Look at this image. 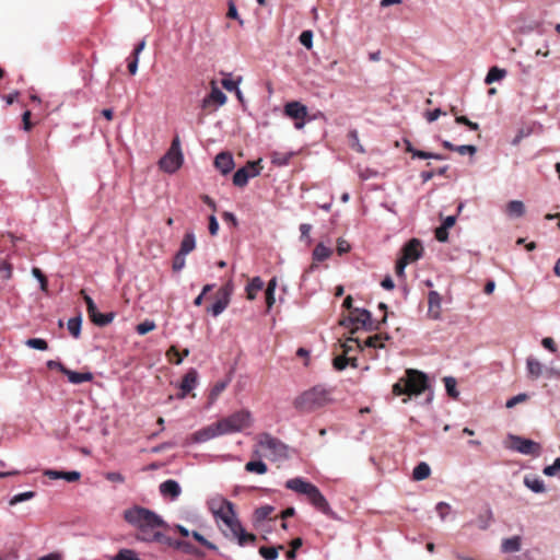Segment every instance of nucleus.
I'll return each mask as SVG.
<instances>
[{"mask_svg": "<svg viewBox=\"0 0 560 560\" xmlns=\"http://www.w3.org/2000/svg\"><path fill=\"white\" fill-rule=\"evenodd\" d=\"M214 166L223 174H229L235 166L233 155L229 152H221L214 159Z\"/></svg>", "mask_w": 560, "mask_h": 560, "instance_id": "17", "label": "nucleus"}, {"mask_svg": "<svg viewBox=\"0 0 560 560\" xmlns=\"http://www.w3.org/2000/svg\"><path fill=\"white\" fill-rule=\"evenodd\" d=\"M425 392H428L425 404L429 405L433 399V392L430 389L429 378L423 372L417 370H407L406 377L400 378L393 386V393L396 396H419Z\"/></svg>", "mask_w": 560, "mask_h": 560, "instance_id": "2", "label": "nucleus"}, {"mask_svg": "<svg viewBox=\"0 0 560 560\" xmlns=\"http://www.w3.org/2000/svg\"><path fill=\"white\" fill-rule=\"evenodd\" d=\"M330 401V392L324 385H316L298 396L294 407L301 412H312Z\"/></svg>", "mask_w": 560, "mask_h": 560, "instance_id": "4", "label": "nucleus"}, {"mask_svg": "<svg viewBox=\"0 0 560 560\" xmlns=\"http://www.w3.org/2000/svg\"><path fill=\"white\" fill-rule=\"evenodd\" d=\"M47 368L49 370H58L60 371L62 374H65L67 372V368L59 361H55V360H49L47 361Z\"/></svg>", "mask_w": 560, "mask_h": 560, "instance_id": "62", "label": "nucleus"}, {"mask_svg": "<svg viewBox=\"0 0 560 560\" xmlns=\"http://www.w3.org/2000/svg\"><path fill=\"white\" fill-rule=\"evenodd\" d=\"M381 341V337L378 335H375V336H372V337H369L363 343V348L364 347H369V348H377V347H382V345L380 343Z\"/></svg>", "mask_w": 560, "mask_h": 560, "instance_id": "61", "label": "nucleus"}, {"mask_svg": "<svg viewBox=\"0 0 560 560\" xmlns=\"http://www.w3.org/2000/svg\"><path fill=\"white\" fill-rule=\"evenodd\" d=\"M293 155H294V153L292 151H290V152L273 151L270 155V159H271V163L273 165L282 167V166H287L290 163V160L292 159Z\"/></svg>", "mask_w": 560, "mask_h": 560, "instance_id": "29", "label": "nucleus"}, {"mask_svg": "<svg viewBox=\"0 0 560 560\" xmlns=\"http://www.w3.org/2000/svg\"><path fill=\"white\" fill-rule=\"evenodd\" d=\"M284 114L294 119V128L303 129L306 124L307 107L300 102H290L284 106Z\"/></svg>", "mask_w": 560, "mask_h": 560, "instance_id": "10", "label": "nucleus"}, {"mask_svg": "<svg viewBox=\"0 0 560 560\" xmlns=\"http://www.w3.org/2000/svg\"><path fill=\"white\" fill-rule=\"evenodd\" d=\"M35 497V492L34 491H26V492H23V493H19V494H15L11 500H10V505H15L20 502H23V501H26V500H31Z\"/></svg>", "mask_w": 560, "mask_h": 560, "instance_id": "52", "label": "nucleus"}, {"mask_svg": "<svg viewBox=\"0 0 560 560\" xmlns=\"http://www.w3.org/2000/svg\"><path fill=\"white\" fill-rule=\"evenodd\" d=\"M492 522V511L490 508H487L485 514L479 515L478 517V527L482 530L488 529Z\"/></svg>", "mask_w": 560, "mask_h": 560, "instance_id": "43", "label": "nucleus"}, {"mask_svg": "<svg viewBox=\"0 0 560 560\" xmlns=\"http://www.w3.org/2000/svg\"><path fill=\"white\" fill-rule=\"evenodd\" d=\"M196 247V236L192 231H188L185 233L180 246L178 249V253H182L184 255H188L190 252H192Z\"/></svg>", "mask_w": 560, "mask_h": 560, "instance_id": "24", "label": "nucleus"}, {"mask_svg": "<svg viewBox=\"0 0 560 560\" xmlns=\"http://www.w3.org/2000/svg\"><path fill=\"white\" fill-rule=\"evenodd\" d=\"M81 323V316L72 317L68 320V330L74 338L80 337Z\"/></svg>", "mask_w": 560, "mask_h": 560, "instance_id": "39", "label": "nucleus"}, {"mask_svg": "<svg viewBox=\"0 0 560 560\" xmlns=\"http://www.w3.org/2000/svg\"><path fill=\"white\" fill-rule=\"evenodd\" d=\"M456 152L462 155L470 154L474 155L477 152V148L472 144L456 145Z\"/></svg>", "mask_w": 560, "mask_h": 560, "instance_id": "59", "label": "nucleus"}, {"mask_svg": "<svg viewBox=\"0 0 560 560\" xmlns=\"http://www.w3.org/2000/svg\"><path fill=\"white\" fill-rule=\"evenodd\" d=\"M560 471V457H557L553 460L552 465L546 466L542 470V472L548 477H553L556 474Z\"/></svg>", "mask_w": 560, "mask_h": 560, "instance_id": "56", "label": "nucleus"}, {"mask_svg": "<svg viewBox=\"0 0 560 560\" xmlns=\"http://www.w3.org/2000/svg\"><path fill=\"white\" fill-rule=\"evenodd\" d=\"M226 102V95L218 86L212 85L211 92L202 101V106L207 107L209 104L214 103L217 107L222 106Z\"/></svg>", "mask_w": 560, "mask_h": 560, "instance_id": "19", "label": "nucleus"}, {"mask_svg": "<svg viewBox=\"0 0 560 560\" xmlns=\"http://www.w3.org/2000/svg\"><path fill=\"white\" fill-rule=\"evenodd\" d=\"M160 529L167 528L163 518L151 510L142 508V539H144V528Z\"/></svg>", "mask_w": 560, "mask_h": 560, "instance_id": "11", "label": "nucleus"}, {"mask_svg": "<svg viewBox=\"0 0 560 560\" xmlns=\"http://www.w3.org/2000/svg\"><path fill=\"white\" fill-rule=\"evenodd\" d=\"M245 470L248 472L264 475L267 472L268 467L262 460H250L246 463Z\"/></svg>", "mask_w": 560, "mask_h": 560, "instance_id": "36", "label": "nucleus"}, {"mask_svg": "<svg viewBox=\"0 0 560 560\" xmlns=\"http://www.w3.org/2000/svg\"><path fill=\"white\" fill-rule=\"evenodd\" d=\"M527 398H528V395L526 393H520V394L511 397L510 399H508L505 402V407L509 409L513 408L517 404H521V402H524L525 400H527Z\"/></svg>", "mask_w": 560, "mask_h": 560, "instance_id": "50", "label": "nucleus"}, {"mask_svg": "<svg viewBox=\"0 0 560 560\" xmlns=\"http://www.w3.org/2000/svg\"><path fill=\"white\" fill-rule=\"evenodd\" d=\"M32 275L39 281L42 291L47 292L48 280L43 271L39 268L34 267L32 269Z\"/></svg>", "mask_w": 560, "mask_h": 560, "instance_id": "49", "label": "nucleus"}, {"mask_svg": "<svg viewBox=\"0 0 560 560\" xmlns=\"http://www.w3.org/2000/svg\"><path fill=\"white\" fill-rule=\"evenodd\" d=\"M44 475L52 480L65 479L68 482L78 481L81 477V474L79 471H59L52 469L45 470Z\"/></svg>", "mask_w": 560, "mask_h": 560, "instance_id": "21", "label": "nucleus"}, {"mask_svg": "<svg viewBox=\"0 0 560 560\" xmlns=\"http://www.w3.org/2000/svg\"><path fill=\"white\" fill-rule=\"evenodd\" d=\"M422 256L421 242L417 238L410 240L402 248V258L409 262L418 260Z\"/></svg>", "mask_w": 560, "mask_h": 560, "instance_id": "16", "label": "nucleus"}, {"mask_svg": "<svg viewBox=\"0 0 560 560\" xmlns=\"http://www.w3.org/2000/svg\"><path fill=\"white\" fill-rule=\"evenodd\" d=\"M331 254L332 249L329 246H326L324 243H318L312 253V257L314 261L320 262L328 259Z\"/></svg>", "mask_w": 560, "mask_h": 560, "instance_id": "27", "label": "nucleus"}, {"mask_svg": "<svg viewBox=\"0 0 560 560\" xmlns=\"http://www.w3.org/2000/svg\"><path fill=\"white\" fill-rule=\"evenodd\" d=\"M183 163L184 154L182 151L180 139L178 136H175L172 140L171 147L160 159L159 166L163 172L174 174L182 167Z\"/></svg>", "mask_w": 560, "mask_h": 560, "instance_id": "5", "label": "nucleus"}, {"mask_svg": "<svg viewBox=\"0 0 560 560\" xmlns=\"http://www.w3.org/2000/svg\"><path fill=\"white\" fill-rule=\"evenodd\" d=\"M230 380L218 382L210 392V399L215 400L217 397L228 387Z\"/></svg>", "mask_w": 560, "mask_h": 560, "instance_id": "46", "label": "nucleus"}, {"mask_svg": "<svg viewBox=\"0 0 560 560\" xmlns=\"http://www.w3.org/2000/svg\"><path fill=\"white\" fill-rule=\"evenodd\" d=\"M164 545L168 546V547H173V548H176V549H182L186 552H190L191 551V546L189 542H186V541H183V540H174L170 537L166 536V540L164 542Z\"/></svg>", "mask_w": 560, "mask_h": 560, "instance_id": "42", "label": "nucleus"}, {"mask_svg": "<svg viewBox=\"0 0 560 560\" xmlns=\"http://www.w3.org/2000/svg\"><path fill=\"white\" fill-rule=\"evenodd\" d=\"M259 446L268 453L272 460H280L289 458V447L278 438L269 433H262L259 436Z\"/></svg>", "mask_w": 560, "mask_h": 560, "instance_id": "7", "label": "nucleus"}, {"mask_svg": "<svg viewBox=\"0 0 560 560\" xmlns=\"http://www.w3.org/2000/svg\"><path fill=\"white\" fill-rule=\"evenodd\" d=\"M114 560H139L137 553L130 549H121Z\"/></svg>", "mask_w": 560, "mask_h": 560, "instance_id": "55", "label": "nucleus"}, {"mask_svg": "<svg viewBox=\"0 0 560 560\" xmlns=\"http://www.w3.org/2000/svg\"><path fill=\"white\" fill-rule=\"evenodd\" d=\"M435 511L438 512L441 521H445L447 513L451 511V505L446 502L441 501L436 503Z\"/></svg>", "mask_w": 560, "mask_h": 560, "instance_id": "57", "label": "nucleus"}, {"mask_svg": "<svg viewBox=\"0 0 560 560\" xmlns=\"http://www.w3.org/2000/svg\"><path fill=\"white\" fill-rule=\"evenodd\" d=\"M349 320L352 324H361L368 331L377 328L373 325L371 313L365 308H355L349 317Z\"/></svg>", "mask_w": 560, "mask_h": 560, "instance_id": "14", "label": "nucleus"}, {"mask_svg": "<svg viewBox=\"0 0 560 560\" xmlns=\"http://www.w3.org/2000/svg\"><path fill=\"white\" fill-rule=\"evenodd\" d=\"M444 384H445L446 393L451 397L457 398L459 393L456 389V385H457L456 380L453 376H446V377H444Z\"/></svg>", "mask_w": 560, "mask_h": 560, "instance_id": "40", "label": "nucleus"}, {"mask_svg": "<svg viewBox=\"0 0 560 560\" xmlns=\"http://www.w3.org/2000/svg\"><path fill=\"white\" fill-rule=\"evenodd\" d=\"M342 350H343V354L347 357V354L349 352H351L354 347H358L360 349H363V346L362 343L358 340V339H354V338H348L342 345Z\"/></svg>", "mask_w": 560, "mask_h": 560, "instance_id": "47", "label": "nucleus"}, {"mask_svg": "<svg viewBox=\"0 0 560 560\" xmlns=\"http://www.w3.org/2000/svg\"><path fill=\"white\" fill-rule=\"evenodd\" d=\"M191 536L198 541L200 542L202 546H205L206 548L210 549V550H217V546L214 544H212L211 541H209L203 535H201L199 532H191Z\"/></svg>", "mask_w": 560, "mask_h": 560, "instance_id": "51", "label": "nucleus"}, {"mask_svg": "<svg viewBox=\"0 0 560 560\" xmlns=\"http://www.w3.org/2000/svg\"><path fill=\"white\" fill-rule=\"evenodd\" d=\"M25 345L30 348L45 351L48 349V343L45 339L40 338H30L26 340Z\"/></svg>", "mask_w": 560, "mask_h": 560, "instance_id": "45", "label": "nucleus"}, {"mask_svg": "<svg viewBox=\"0 0 560 560\" xmlns=\"http://www.w3.org/2000/svg\"><path fill=\"white\" fill-rule=\"evenodd\" d=\"M349 364V359L342 354L334 359V368L338 371H342Z\"/></svg>", "mask_w": 560, "mask_h": 560, "instance_id": "58", "label": "nucleus"}, {"mask_svg": "<svg viewBox=\"0 0 560 560\" xmlns=\"http://www.w3.org/2000/svg\"><path fill=\"white\" fill-rule=\"evenodd\" d=\"M524 485L534 493H542L546 491L544 481L537 476H525Z\"/></svg>", "mask_w": 560, "mask_h": 560, "instance_id": "26", "label": "nucleus"}, {"mask_svg": "<svg viewBox=\"0 0 560 560\" xmlns=\"http://www.w3.org/2000/svg\"><path fill=\"white\" fill-rule=\"evenodd\" d=\"M65 375L72 384H81L84 382H91L93 380V374L91 372L81 373L68 369Z\"/></svg>", "mask_w": 560, "mask_h": 560, "instance_id": "28", "label": "nucleus"}, {"mask_svg": "<svg viewBox=\"0 0 560 560\" xmlns=\"http://www.w3.org/2000/svg\"><path fill=\"white\" fill-rule=\"evenodd\" d=\"M264 288V281L260 277H254L246 285V293L249 300H254L256 293Z\"/></svg>", "mask_w": 560, "mask_h": 560, "instance_id": "32", "label": "nucleus"}, {"mask_svg": "<svg viewBox=\"0 0 560 560\" xmlns=\"http://www.w3.org/2000/svg\"><path fill=\"white\" fill-rule=\"evenodd\" d=\"M522 548V539L520 536H512L502 540L501 549L503 552L513 553Z\"/></svg>", "mask_w": 560, "mask_h": 560, "instance_id": "25", "label": "nucleus"}, {"mask_svg": "<svg viewBox=\"0 0 560 560\" xmlns=\"http://www.w3.org/2000/svg\"><path fill=\"white\" fill-rule=\"evenodd\" d=\"M186 256L187 255H184L182 253H176L175 257H174V260H173V270L175 272H179L184 267H185V264H186Z\"/></svg>", "mask_w": 560, "mask_h": 560, "instance_id": "53", "label": "nucleus"}, {"mask_svg": "<svg viewBox=\"0 0 560 560\" xmlns=\"http://www.w3.org/2000/svg\"><path fill=\"white\" fill-rule=\"evenodd\" d=\"M140 54V43L137 44L133 48V51H132V59L129 60L128 62V71L130 74H136L137 72V69H138V55Z\"/></svg>", "mask_w": 560, "mask_h": 560, "instance_id": "44", "label": "nucleus"}, {"mask_svg": "<svg viewBox=\"0 0 560 560\" xmlns=\"http://www.w3.org/2000/svg\"><path fill=\"white\" fill-rule=\"evenodd\" d=\"M441 304H442V298L439 292L436 291H430L428 293V313L431 318L433 319H440L441 317Z\"/></svg>", "mask_w": 560, "mask_h": 560, "instance_id": "18", "label": "nucleus"}, {"mask_svg": "<svg viewBox=\"0 0 560 560\" xmlns=\"http://www.w3.org/2000/svg\"><path fill=\"white\" fill-rule=\"evenodd\" d=\"M509 439L511 441V450L520 454L538 457L541 453L540 444L533 440L513 434H510Z\"/></svg>", "mask_w": 560, "mask_h": 560, "instance_id": "8", "label": "nucleus"}, {"mask_svg": "<svg viewBox=\"0 0 560 560\" xmlns=\"http://www.w3.org/2000/svg\"><path fill=\"white\" fill-rule=\"evenodd\" d=\"M526 370L528 376L537 380L545 372V366L534 357H528L526 359Z\"/></svg>", "mask_w": 560, "mask_h": 560, "instance_id": "23", "label": "nucleus"}, {"mask_svg": "<svg viewBox=\"0 0 560 560\" xmlns=\"http://www.w3.org/2000/svg\"><path fill=\"white\" fill-rule=\"evenodd\" d=\"M198 385V372L196 369H189L187 373L183 376L182 382L179 383L180 394L178 395L180 398L186 397L192 389H195Z\"/></svg>", "mask_w": 560, "mask_h": 560, "instance_id": "13", "label": "nucleus"}, {"mask_svg": "<svg viewBox=\"0 0 560 560\" xmlns=\"http://www.w3.org/2000/svg\"><path fill=\"white\" fill-rule=\"evenodd\" d=\"M125 520L136 526H140V506L135 505L125 512Z\"/></svg>", "mask_w": 560, "mask_h": 560, "instance_id": "37", "label": "nucleus"}, {"mask_svg": "<svg viewBox=\"0 0 560 560\" xmlns=\"http://www.w3.org/2000/svg\"><path fill=\"white\" fill-rule=\"evenodd\" d=\"M282 548H283L282 546H280L279 548L262 546L259 548V555L265 560H276L279 556V549H282Z\"/></svg>", "mask_w": 560, "mask_h": 560, "instance_id": "38", "label": "nucleus"}, {"mask_svg": "<svg viewBox=\"0 0 560 560\" xmlns=\"http://www.w3.org/2000/svg\"><path fill=\"white\" fill-rule=\"evenodd\" d=\"M505 213L510 219H517L525 214V205L521 200H511L506 203Z\"/></svg>", "mask_w": 560, "mask_h": 560, "instance_id": "22", "label": "nucleus"}, {"mask_svg": "<svg viewBox=\"0 0 560 560\" xmlns=\"http://www.w3.org/2000/svg\"><path fill=\"white\" fill-rule=\"evenodd\" d=\"M506 75V70L501 69L499 67H491L486 75L485 82L487 84H491L493 82L500 81Z\"/></svg>", "mask_w": 560, "mask_h": 560, "instance_id": "33", "label": "nucleus"}, {"mask_svg": "<svg viewBox=\"0 0 560 560\" xmlns=\"http://www.w3.org/2000/svg\"><path fill=\"white\" fill-rule=\"evenodd\" d=\"M299 40L301 45L311 49L313 47V32L311 30L303 31L299 36Z\"/></svg>", "mask_w": 560, "mask_h": 560, "instance_id": "48", "label": "nucleus"}, {"mask_svg": "<svg viewBox=\"0 0 560 560\" xmlns=\"http://www.w3.org/2000/svg\"><path fill=\"white\" fill-rule=\"evenodd\" d=\"M285 488L296 493L304 494L317 511L330 518H337L336 513L331 510L327 499L320 490L304 478L295 477L287 480Z\"/></svg>", "mask_w": 560, "mask_h": 560, "instance_id": "3", "label": "nucleus"}, {"mask_svg": "<svg viewBox=\"0 0 560 560\" xmlns=\"http://www.w3.org/2000/svg\"><path fill=\"white\" fill-rule=\"evenodd\" d=\"M259 163L260 160L248 162L245 166L238 168L233 175V184L236 187H244L250 178L259 176L261 171Z\"/></svg>", "mask_w": 560, "mask_h": 560, "instance_id": "9", "label": "nucleus"}, {"mask_svg": "<svg viewBox=\"0 0 560 560\" xmlns=\"http://www.w3.org/2000/svg\"><path fill=\"white\" fill-rule=\"evenodd\" d=\"M89 317L92 323H94L97 326H106L113 320V314H102L97 311V307H95L94 314H89Z\"/></svg>", "mask_w": 560, "mask_h": 560, "instance_id": "34", "label": "nucleus"}, {"mask_svg": "<svg viewBox=\"0 0 560 560\" xmlns=\"http://www.w3.org/2000/svg\"><path fill=\"white\" fill-rule=\"evenodd\" d=\"M529 135H530V130H529V129H527V130H526V129H520V130L517 131V135L512 139L511 144H512V145H518V144H520V142H521L524 138L528 137Z\"/></svg>", "mask_w": 560, "mask_h": 560, "instance_id": "60", "label": "nucleus"}, {"mask_svg": "<svg viewBox=\"0 0 560 560\" xmlns=\"http://www.w3.org/2000/svg\"><path fill=\"white\" fill-rule=\"evenodd\" d=\"M541 345H542V347H544L545 349H547L548 351H550V352H552V353L557 352V346H556V343H555V341H553V339H552V338H550V337H546V338H544V339L541 340Z\"/></svg>", "mask_w": 560, "mask_h": 560, "instance_id": "64", "label": "nucleus"}, {"mask_svg": "<svg viewBox=\"0 0 560 560\" xmlns=\"http://www.w3.org/2000/svg\"><path fill=\"white\" fill-rule=\"evenodd\" d=\"M159 489L162 497L170 498L172 501L177 500L182 493L180 485L174 479L163 481Z\"/></svg>", "mask_w": 560, "mask_h": 560, "instance_id": "15", "label": "nucleus"}, {"mask_svg": "<svg viewBox=\"0 0 560 560\" xmlns=\"http://www.w3.org/2000/svg\"><path fill=\"white\" fill-rule=\"evenodd\" d=\"M275 511L272 505H264L255 510L254 512V523L259 524L267 520L270 514Z\"/></svg>", "mask_w": 560, "mask_h": 560, "instance_id": "35", "label": "nucleus"}, {"mask_svg": "<svg viewBox=\"0 0 560 560\" xmlns=\"http://www.w3.org/2000/svg\"><path fill=\"white\" fill-rule=\"evenodd\" d=\"M230 303V295L228 292L223 291L222 292V295L220 298H218L214 303H212L209 307H208V313H210L212 316L217 317L219 316L220 314H222L225 308L228 307Z\"/></svg>", "mask_w": 560, "mask_h": 560, "instance_id": "20", "label": "nucleus"}, {"mask_svg": "<svg viewBox=\"0 0 560 560\" xmlns=\"http://www.w3.org/2000/svg\"><path fill=\"white\" fill-rule=\"evenodd\" d=\"M221 435L222 434L220 432L218 423L214 422V423H211L210 425L199 429L195 433H192L191 441L194 443L200 444V443L208 442V441H210L214 438L221 436Z\"/></svg>", "mask_w": 560, "mask_h": 560, "instance_id": "12", "label": "nucleus"}, {"mask_svg": "<svg viewBox=\"0 0 560 560\" xmlns=\"http://www.w3.org/2000/svg\"><path fill=\"white\" fill-rule=\"evenodd\" d=\"M12 276V265L7 260L0 259V277L2 279H10Z\"/></svg>", "mask_w": 560, "mask_h": 560, "instance_id": "54", "label": "nucleus"}, {"mask_svg": "<svg viewBox=\"0 0 560 560\" xmlns=\"http://www.w3.org/2000/svg\"><path fill=\"white\" fill-rule=\"evenodd\" d=\"M348 137L352 149H354L359 153L365 152L363 145L360 143L359 133L355 129L350 130Z\"/></svg>", "mask_w": 560, "mask_h": 560, "instance_id": "41", "label": "nucleus"}, {"mask_svg": "<svg viewBox=\"0 0 560 560\" xmlns=\"http://www.w3.org/2000/svg\"><path fill=\"white\" fill-rule=\"evenodd\" d=\"M431 474V468L425 462H420L412 471V477L417 481L427 479Z\"/></svg>", "mask_w": 560, "mask_h": 560, "instance_id": "31", "label": "nucleus"}, {"mask_svg": "<svg viewBox=\"0 0 560 560\" xmlns=\"http://www.w3.org/2000/svg\"><path fill=\"white\" fill-rule=\"evenodd\" d=\"M209 505L214 518L222 521L230 530V534L223 532L225 537L235 539L241 547L256 541V536L247 533L241 524L231 501L222 497H215L210 500Z\"/></svg>", "mask_w": 560, "mask_h": 560, "instance_id": "1", "label": "nucleus"}, {"mask_svg": "<svg viewBox=\"0 0 560 560\" xmlns=\"http://www.w3.org/2000/svg\"><path fill=\"white\" fill-rule=\"evenodd\" d=\"M222 435L241 432L252 423V415L247 410L236 411L217 421Z\"/></svg>", "mask_w": 560, "mask_h": 560, "instance_id": "6", "label": "nucleus"}, {"mask_svg": "<svg viewBox=\"0 0 560 560\" xmlns=\"http://www.w3.org/2000/svg\"><path fill=\"white\" fill-rule=\"evenodd\" d=\"M166 540V535L163 533V530L160 529H151L144 528V539L142 541L145 542H160L164 545Z\"/></svg>", "mask_w": 560, "mask_h": 560, "instance_id": "30", "label": "nucleus"}, {"mask_svg": "<svg viewBox=\"0 0 560 560\" xmlns=\"http://www.w3.org/2000/svg\"><path fill=\"white\" fill-rule=\"evenodd\" d=\"M376 176H377V172L372 168H369V167H365L364 170H361L359 172V177L363 180H368V179L376 177Z\"/></svg>", "mask_w": 560, "mask_h": 560, "instance_id": "63", "label": "nucleus"}]
</instances>
